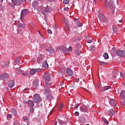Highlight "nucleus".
I'll return each instance as SVG.
<instances>
[{"label":"nucleus","instance_id":"1","mask_svg":"<svg viewBox=\"0 0 125 125\" xmlns=\"http://www.w3.org/2000/svg\"><path fill=\"white\" fill-rule=\"evenodd\" d=\"M98 18L100 19L101 24H102L103 26H104V24H106V23L108 22L107 18L103 13H99Z\"/></svg>","mask_w":125,"mask_h":125},{"label":"nucleus","instance_id":"2","mask_svg":"<svg viewBox=\"0 0 125 125\" xmlns=\"http://www.w3.org/2000/svg\"><path fill=\"white\" fill-rule=\"evenodd\" d=\"M51 86L50 84H49L48 83H46V84L44 85V90L43 91V93L44 95H46V94H50V93H51V91L49 89Z\"/></svg>","mask_w":125,"mask_h":125},{"label":"nucleus","instance_id":"3","mask_svg":"<svg viewBox=\"0 0 125 125\" xmlns=\"http://www.w3.org/2000/svg\"><path fill=\"white\" fill-rule=\"evenodd\" d=\"M41 12H42V14L44 15V13L46 12V13H50L51 11H52V9L50 7L47 6L46 7H41L40 8Z\"/></svg>","mask_w":125,"mask_h":125},{"label":"nucleus","instance_id":"4","mask_svg":"<svg viewBox=\"0 0 125 125\" xmlns=\"http://www.w3.org/2000/svg\"><path fill=\"white\" fill-rule=\"evenodd\" d=\"M33 100L34 103H39V102H41L42 101V99L41 98V97H40V95H39V94H35L34 95Z\"/></svg>","mask_w":125,"mask_h":125},{"label":"nucleus","instance_id":"5","mask_svg":"<svg viewBox=\"0 0 125 125\" xmlns=\"http://www.w3.org/2000/svg\"><path fill=\"white\" fill-rule=\"evenodd\" d=\"M43 79L45 82H49L51 79V75L50 73L46 72L43 75Z\"/></svg>","mask_w":125,"mask_h":125},{"label":"nucleus","instance_id":"6","mask_svg":"<svg viewBox=\"0 0 125 125\" xmlns=\"http://www.w3.org/2000/svg\"><path fill=\"white\" fill-rule=\"evenodd\" d=\"M9 79V75L7 73H4L0 75V81H7Z\"/></svg>","mask_w":125,"mask_h":125},{"label":"nucleus","instance_id":"7","mask_svg":"<svg viewBox=\"0 0 125 125\" xmlns=\"http://www.w3.org/2000/svg\"><path fill=\"white\" fill-rule=\"evenodd\" d=\"M116 53L118 56L120 57L124 58L125 57V51L124 50H118Z\"/></svg>","mask_w":125,"mask_h":125},{"label":"nucleus","instance_id":"8","mask_svg":"<svg viewBox=\"0 0 125 125\" xmlns=\"http://www.w3.org/2000/svg\"><path fill=\"white\" fill-rule=\"evenodd\" d=\"M108 6L112 11H114V10H115V6L114 5V2L113 0H110L109 1Z\"/></svg>","mask_w":125,"mask_h":125},{"label":"nucleus","instance_id":"9","mask_svg":"<svg viewBox=\"0 0 125 125\" xmlns=\"http://www.w3.org/2000/svg\"><path fill=\"white\" fill-rule=\"evenodd\" d=\"M66 73L67 74V76H68L69 77H73V76H74L73 71H72V70H71V68H70L69 67L67 68Z\"/></svg>","mask_w":125,"mask_h":125},{"label":"nucleus","instance_id":"10","mask_svg":"<svg viewBox=\"0 0 125 125\" xmlns=\"http://www.w3.org/2000/svg\"><path fill=\"white\" fill-rule=\"evenodd\" d=\"M109 104L111 105V106H113V107H116V106H117V102L116 100L112 99L110 100Z\"/></svg>","mask_w":125,"mask_h":125},{"label":"nucleus","instance_id":"11","mask_svg":"<svg viewBox=\"0 0 125 125\" xmlns=\"http://www.w3.org/2000/svg\"><path fill=\"white\" fill-rule=\"evenodd\" d=\"M40 71H41L40 69H32L30 70V75H35L36 72H40Z\"/></svg>","mask_w":125,"mask_h":125},{"label":"nucleus","instance_id":"12","mask_svg":"<svg viewBox=\"0 0 125 125\" xmlns=\"http://www.w3.org/2000/svg\"><path fill=\"white\" fill-rule=\"evenodd\" d=\"M11 1L14 5H20L21 4L20 0H11Z\"/></svg>","mask_w":125,"mask_h":125},{"label":"nucleus","instance_id":"13","mask_svg":"<svg viewBox=\"0 0 125 125\" xmlns=\"http://www.w3.org/2000/svg\"><path fill=\"white\" fill-rule=\"evenodd\" d=\"M15 83L14 81L10 80L8 82V85L10 88H11V87H13V86H14Z\"/></svg>","mask_w":125,"mask_h":125},{"label":"nucleus","instance_id":"14","mask_svg":"<svg viewBox=\"0 0 125 125\" xmlns=\"http://www.w3.org/2000/svg\"><path fill=\"white\" fill-rule=\"evenodd\" d=\"M33 86L34 88H37L39 86V81L35 80L33 83Z\"/></svg>","mask_w":125,"mask_h":125},{"label":"nucleus","instance_id":"15","mask_svg":"<svg viewBox=\"0 0 125 125\" xmlns=\"http://www.w3.org/2000/svg\"><path fill=\"white\" fill-rule=\"evenodd\" d=\"M88 109V107L84 105L83 107H80V111H81V112H84L86 113L87 112Z\"/></svg>","mask_w":125,"mask_h":125},{"label":"nucleus","instance_id":"16","mask_svg":"<svg viewBox=\"0 0 125 125\" xmlns=\"http://www.w3.org/2000/svg\"><path fill=\"white\" fill-rule=\"evenodd\" d=\"M28 14V11L27 9H24L21 11V18L24 17L25 15H27Z\"/></svg>","mask_w":125,"mask_h":125},{"label":"nucleus","instance_id":"17","mask_svg":"<svg viewBox=\"0 0 125 125\" xmlns=\"http://www.w3.org/2000/svg\"><path fill=\"white\" fill-rule=\"evenodd\" d=\"M108 89H111V86H104L101 89V91H105V90H108Z\"/></svg>","mask_w":125,"mask_h":125},{"label":"nucleus","instance_id":"18","mask_svg":"<svg viewBox=\"0 0 125 125\" xmlns=\"http://www.w3.org/2000/svg\"><path fill=\"white\" fill-rule=\"evenodd\" d=\"M27 104L28 105V107H30V108L34 107V102L33 101L29 100L28 101Z\"/></svg>","mask_w":125,"mask_h":125},{"label":"nucleus","instance_id":"19","mask_svg":"<svg viewBox=\"0 0 125 125\" xmlns=\"http://www.w3.org/2000/svg\"><path fill=\"white\" fill-rule=\"evenodd\" d=\"M75 21L77 23L78 27H82V26H83V23L81 21H79L78 19H75Z\"/></svg>","mask_w":125,"mask_h":125},{"label":"nucleus","instance_id":"20","mask_svg":"<svg viewBox=\"0 0 125 125\" xmlns=\"http://www.w3.org/2000/svg\"><path fill=\"white\" fill-rule=\"evenodd\" d=\"M42 66L44 68H48V64L47 63V62L46 61H44L42 62Z\"/></svg>","mask_w":125,"mask_h":125},{"label":"nucleus","instance_id":"21","mask_svg":"<svg viewBox=\"0 0 125 125\" xmlns=\"http://www.w3.org/2000/svg\"><path fill=\"white\" fill-rule=\"evenodd\" d=\"M120 97L122 99H125V91L122 90L120 94Z\"/></svg>","mask_w":125,"mask_h":125},{"label":"nucleus","instance_id":"22","mask_svg":"<svg viewBox=\"0 0 125 125\" xmlns=\"http://www.w3.org/2000/svg\"><path fill=\"white\" fill-rule=\"evenodd\" d=\"M114 114H115V110H114V109H110L108 113L109 116H114Z\"/></svg>","mask_w":125,"mask_h":125},{"label":"nucleus","instance_id":"23","mask_svg":"<svg viewBox=\"0 0 125 125\" xmlns=\"http://www.w3.org/2000/svg\"><path fill=\"white\" fill-rule=\"evenodd\" d=\"M10 62L9 61H7L5 62L2 65L3 68H8L9 66Z\"/></svg>","mask_w":125,"mask_h":125},{"label":"nucleus","instance_id":"24","mask_svg":"<svg viewBox=\"0 0 125 125\" xmlns=\"http://www.w3.org/2000/svg\"><path fill=\"white\" fill-rule=\"evenodd\" d=\"M11 112L14 116H16V115H17V110L15 108H12Z\"/></svg>","mask_w":125,"mask_h":125},{"label":"nucleus","instance_id":"25","mask_svg":"<svg viewBox=\"0 0 125 125\" xmlns=\"http://www.w3.org/2000/svg\"><path fill=\"white\" fill-rule=\"evenodd\" d=\"M32 6H33V8H36V7L38 6V1L35 0L34 2H33Z\"/></svg>","mask_w":125,"mask_h":125},{"label":"nucleus","instance_id":"26","mask_svg":"<svg viewBox=\"0 0 125 125\" xmlns=\"http://www.w3.org/2000/svg\"><path fill=\"white\" fill-rule=\"evenodd\" d=\"M79 120L80 122H81V123H83V124H85L86 122V120L85 119V118L83 117H80Z\"/></svg>","mask_w":125,"mask_h":125},{"label":"nucleus","instance_id":"27","mask_svg":"<svg viewBox=\"0 0 125 125\" xmlns=\"http://www.w3.org/2000/svg\"><path fill=\"white\" fill-rule=\"evenodd\" d=\"M62 50L63 51V53H64V54H67L69 53V51L68 50V48H67L66 47L62 48Z\"/></svg>","mask_w":125,"mask_h":125},{"label":"nucleus","instance_id":"28","mask_svg":"<svg viewBox=\"0 0 125 125\" xmlns=\"http://www.w3.org/2000/svg\"><path fill=\"white\" fill-rule=\"evenodd\" d=\"M112 28H113V33H114L115 36H116V35H117V26L113 25L112 26Z\"/></svg>","mask_w":125,"mask_h":125},{"label":"nucleus","instance_id":"29","mask_svg":"<svg viewBox=\"0 0 125 125\" xmlns=\"http://www.w3.org/2000/svg\"><path fill=\"white\" fill-rule=\"evenodd\" d=\"M18 27H21V28H23V29H24V28H26V26L25 25V24H24L23 23H20V22L18 23Z\"/></svg>","mask_w":125,"mask_h":125},{"label":"nucleus","instance_id":"30","mask_svg":"<svg viewBox=\"0 0 125 125\" xmlns=\"http://www.w3.org/2000/svg\"><path fill=\"white\" fill-rule=\"evenodd\" d=\"M82 40V37L79 36L76 39H75L74 40H73L72 42H80Z\"/></svg>","mask_w":125,"mask_h":125},{"label":"nucleus","instance_id":"31","mask_svg":"<svg viewBox=\"0 0 125 125\" xmlns=\"http://www.w3.org/2000/svg\"><path fill=\"white\" fill-rule=\"evenodd\" d=\"M46 50L48 51V53H50V54H52V53H54V49H46Z\"/></svg>","mask_w":125,"mask_h":125},{"label":"nucleus","instance_id":"32","mask_svg":"<svg viewBox=\"0 0 125 125\" xmlns=\"http://www.w3.org/2000/svg\"><path fill=\"white\" fill-rule=\"evenodd\" d=\"M46 99L48 100H52V99H53V96L51 94H49L46 96Z\"/></svg>","mask_w":125,"mask_h":125},{"label":"nucleus","instance_id":"33","mask_svg":"<svg viewBox=\"0 0 125 125\" xmlns=\"http://www.w3.org/2000/svg\"><path fill=\"white\" fill-rule=\"evenodd\" d=\"M20 56H19L17 58L16 60H15V62L16 63V64H20Z\"/></svg>","mask_w":125,"mask_h":125},{"label":"nucleus","instance_id":"34","mask_svg":"<svg viewBox=\"0 0 125 125\" xmlns=\"http://www.w3.org/2000/svg\"><path fill=\"white\" fill-rule=\"evenodd\" d=\"M75 53H76V55L79 56L81 55V53H82V52L81 51V50L77 49V50H75Z\"/></svg>","mask_w":125,"mask_h":125},{"label":"nucleus","instance_id":"35","mask_svg":"<svg viewBox=\"0 0 125 125\" xmlns=\"http://www.w3.org/2000/svg\"><path fill=\"white\" fill-rule=\"evenodd\" d=\"M103 57H104V59H109V56L108 55V53H104L103 55Z\"/></svg>","mask_w":125,"mask_h":125},{"label":"nucleus","instance_id":"36","mask_svg":"<svg viewBox=\"0 0 125 125\" xmlns=\"http://www.w3.org/2000/svg\"><path fill=\"white\" fill-rule=\"evenodd\" d=\"M37 61L38 63H42V61H43V58H39L37 59Z\"/></svg>","mask_w":125,"mask_h":125},{"label":"nucleus","instance_id":"37","mask_svg":"<svg viewBox=\"0 0 125 125\" xmlns=\"http://www.w3.org/2000/svg\"><path fill=\"white\" fill-rule=\"evenodd\" d=\"M102 121L105 124V125H109V121L104 119V118H102Z\"/></svg>","mask_w":125,"mask_h":125},{"label":"nucleus","instance_id":"38","mask_svg":"<svg viewBox=\"0 0 125 125\" xmlns=\"http://www.w3.org/2000/svg\"><path fill=\"white\" fill-rule=\"evenodd\" d=\"M63 104H61L58 107V110L59 111H61V109L63 108Z\"/></svg>","mask_w":125,"mask_h":125},{"label":"nucleus","instance_id":"39","mask_svg":"<svg viewBox=\"0 0 125 125\" xmlns=\"http://www.w3.org/2000/svg\"><path fill=\"white\" fill-rule=\"evenodd\" d=\"M16 71L18 74H21L22 73V70L20 69L19 68H16Z\"/></svg>","mask_w":125,"mask_h":125},{"label":"nucleus","instance_id":"40","mask_svg":"<svg viewBox=\"0 0 125 125\" xmlns=\"http://www.w3.org/2000/svg\"><path fill=\"white\" fill-rule=\"evenodd\" d=\"M29 74L28 72H24L22 73V75L24 76V77H28L29 76Z\"/></svg>","mask_w":125,"mask_h":125},{"label":"nucleus","instance_id":"41","mask_svg":"<svg viewBox=\"0 0 125 125\" xmlns=\"http://www.w3.org/2000/svg\"><path fill=\"white\" fill-rule=\"evenodd\" d=\"M99 62H100V64H101V65H106L107 64L106 62H101L100 61H99Z\"/></svg>","mask_w":125,"mask_h":125},{"label":"nucleus","instance_id":"42","mask_svg":"<svg viewBox=\"0 0 125 125\" xmlns=\"http://www.w3.org/2000/svg\"><path fill=\"white\" fill-rule=\"evenodd\" d=\"M63 3L64 4H68V3H69V0H64Z\"/></svg>","mask_w":125,"mask_h":125},{"label":"nucleus","instance_id":"43","mask_svg":"<svg viewBox=\"0 0 125 125\" xmlns=\"http://www.w3.org/2000/svg\"><path fill=\"white\" fill-rule=\"evenodd\" d=\"M90 50L92 51H94L96 49L95 47H94V46H90Z\"/></svg>","mask_w":125,"mask_h":125},{"label":"nucleus","instance_id":"44","mask_svg":"<svg viewBox=\"0 0 125 125\" xmlns=\"http://www.w3.org/2000/svg\"><path fill=\"white\" fill-rule=\"evenodd\" d=\"M18 33L19 34H20L21 35V34H22V30H21L20 28H19L18 29Z\"/></svg>","mask_w":125,"mask_h":125},{"label":"nucleus","instance_id":"45","mask_svg":"<svg viewBox=\"0 0 125 125\" xmlns=\"http://www.w3.org/2000/svg\"><path fill=\"white\" fill-rule=\"evenodd\" d=\"M11 118H12V115L11 114H8L7 115V119H11Z\"/></svg>","mask_w":125,"mask_h":125},{"label":"nucleus","instance_id":"46","mask_svg":"<svg viewBox=\"0 0 125 125\" xmlns=\"http://www.w3.org/2000/svg\"><path fill=\"white\" fill-rule=\"evenodd\" d=\"M58 122L60 124V125H62L63 124V121L60 120V119H58Z\"/></svg>","mask_w":125,"mask_h":125},{"label":"nucleus","instance_id":"47","mask_svg":"<svg viewBox=\"0 0 125 125\" xmlns=\"http://www.w3.org/2000/svg\"><path fill=\"white\" fill-rule=\"evenodd\" d=\"M13 125H20V124H18V122L17 121H14Z\"/></svg>","mask_w":125,"mask_h":125},{"label":"nucleus","instance_id":"48","mask_svg":"<svg viewBox=\"0 0 125 125\" xmlns=\"http://www.w3.org/2000/svg\"><path fill=\"white\" fill-rule=\"evenodd\" d=\"M121 76L123 77V78H124L125 79V73H120Z\"/></svg>","mask_w":125,"mask_h":125},{"label":"nucleus","instance_id":"49","mask_svg":"<svg viewBox=\"0 0 125 125\" xmlns=\"http://www.w3.org/2000/svg\"><path fill=\"white\" fill-rule=\"evenodd\" d=\"M30 111L31 113H34V108L33 107L30 108Z\"/></svg>","mask_w":125,"mask_h":125},{"label":"nucleus","instance_id":"50","mask_svg":"<svg viewBox=\"0 0 125 125\" xmlns=\"http://www.w3.org/2000/svg\"><path fill=\"white\" fill-rule=\"evenodd\" d=\"M67 49L68 50L69 52V51H72V50H73V48L72 47H69Z\"/></svg>","mask_w":125,"mask_h":125},{"label":"nucleus","instance_id":"51","mask_svg":"<svg viewBox=\"0 0 125 125\" xmlns=\"http://www.w3.org/2000/svg\"><path fill=\"white\" fill-rule=\"evenodd\" d=\"M104 2H105V6L106 8H108V5H107V1L105 0Z\"/></svg>","mask_w":125,"mask_h":125},{"label":"nucleus","instance_id":"52","mask_svg":"<svg viewBox=\"0 0 125 125\" xmlns=\"http://www.w3.org/2000/svg\"><path fill=\"white\" fill-rule=\"evenodd\" d=\"M63 22H64V23H67V22H68V21L66 20V18H63Z\"/></svg>","mask_w":125,"mask_h":125},{"label":"nucleus","instance_id":"53","mask_svg":"<svg viewBox=\"0 0 125 125\" xmlns=\"http://www.w3.org/2000/svg\"><path fill=\"white\" fill-rule=\"evenodd\" d=\"M79 115H80V113H79V112H78V111L75 112V116H79Z\"/></svg>","mask_w":125,"mask_h":125},{"label":"nucleus","instance_id":"54","mask_svg":"<svg viewBox=\"0 0 125 125\" xmlns=\"http://www.w3.org/2000/svg\"><path fill=\"white\" fill-rule=\"evenodd\" d=\"M69 10V7H67L64 8V11H68Z\"/></svg>","mask_w":125,"mask_h":125},{"label":"nucleus","instance_id":"55","mask_svg":"<svg viewBox=\"0 0 125 125\" xmlns=\"http://www.w3.org/2000/svg\"><path fill=\"white\" fill-rule=\"evenodd\" d=\"M62 125H67V122L63 121L62 124Z\"/></svg>","mask_w":125,"mask_h":125},{"label":"nucleus","instance_id":"56","mask_svg":"<svg viewBox=\"0 0 125 125\" xmlns=\"http://www.w3.org/2000/svg\"><path fill=\"white\" fill-rule=\"evenodd\" d=\"M47 32L49 33V34H52V31H51L50 30V29H48L47 30Z\"/></svg>","mask_w":125,"mask_h":125},{"label":"nucleus","instance_id":"57","mask_svg":"<svg viewBox=\"0 0 125 125\" xmlns=\"http://www.w3.org/2000/svg\"><path fill=\"white\" fill-rule=\"evenodd\" d=\"M23 90L24 91H27L28 90H30V89L29 88H25Z\"/></svg>","mask_w":125,"mask_h":125},{"label":"nucleus","instance_id":"58","mask_svg":"<svg viewBox=\"0 0 125 125\" xmlns=\"http://www.w3.org/2000/svg\"><path fill=\"white\" fill-rule=\"evenodd\" d=\"M30 26H31V27H33V26H34V23L33 22H31L29 24Z\"/></svg>","mask_w":125,"mask_h":125},{"label":"nucleus","instance_id":"59","mask_svg":"<svg viewBox=\"0 0 125 125\" xmlns=\"http://www.w3.org/2000/svg\"><path fill=\"white\" fill-rule=\"evenodd\" d=\"M79 106H80V104H78L77 105H76L75 109H78V108H79Z\"/></svg>","mask_w":125,"mask_h":125},{"label":"nucleus","instance_id":"60","mask_svg":"<svg viewBox=\"0 0 125 125\" xmlns=\"http://www.w3.org/2000/svg\"><path fill=\"white\" fill-rule=\"evenodd\" d=\"M87 42L88 43H91V42H92V40H88Z\"/></svg>","mask_w":125,"mask_h":125},{"label":"nucleus","instance_id":"61","mask_svg":"<svg viewBox=\"0 0 125 125\" xmlns=\"http://www.w3.org/2000/svg\"><path fill=\"white\" fill-rule=\"evenodd\" d=\"M0 10H1V11H2V10H3V9H2V5H0Z\"/></svg>","mask_w":125,"mask_h":125},{"label":"nucleus","instance_id":"62","mask_svg":"<svg viewBox=\"0 0 125 125\" xmlns=\"http://www.w3.org/2000/svg\"><path fill=\"white\" fill-rule=\"evenodd\" d=\"M123 19V18H122V16H121V20H119V21L120 23H122V22H123V21H122V20Z\"/></svg>","mask_w":125,"mask_h":125},{"label":"nucleus","instance_id":"63","mask_svg":"<svg viewBox=\"0 0 125 125\" xmlns=\"http://www.w3.org/2000/svg\"><path fill=\"white\" fill-rule=\"evenodd\" d=\"M76 83H79L80 82V79L79 78H77L76 79Z\"/></svg>","mask_w":125,"mask_h":125},{"label":"nucleus","instance_id":"64","mask_svg":"<svg viewBox=\"0 0 125 125\" xmlns=\"http://www.w3.org/2000/svg\"><path fill=\"white\" fill-rule=\"evenodd\" d=\"M24 121H28V118L25 117L23 118Z\"/></svg>","mask_w":125,"mask_h":125}]
</instances>
